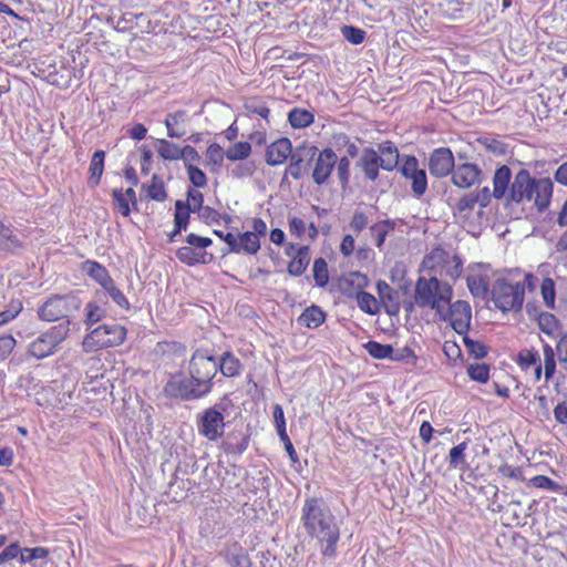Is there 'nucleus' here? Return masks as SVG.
Masks as SVG:
<instances>
[{
	"instance_id": "16",
	"label": "nucleus",
	"mask_w": 567,
	"mask_h": 567,
	"mask_svg": "<svg viewBox=\"0 0 567 567\" xmlns=\"http://www.w3.org/2000/svg\"><path fill=\"white\" fill-rule=\"evenodd\" d=\"M449 315L453 330L458 334H466L471 327L472 308L467 301L457 300L450 302Z\"/></svg>"
},
{
	"instance_id": "2",
	"label": "nucleus",
	"mask_w": 567,
	"mask_h": 567,
	"mask_svg": "<svg viewBox=\"0 0 567 567\" xmlns=\"http://www.w3.org/2000/svg\"><path fill=\"white\" fill-rule=\"evenodd\" d=\"M300 522L306 534L317 540L322 556L334 558L340 539V527L324 499L307 497L301 508Z\"/></svg>"
},
{
	"instance_id": "62",
	"label": "nucleus",
	"mask_w": 567,
	"mask_h": 567,
	"mask_svg": "<svg viewBox=\"0 0 567 567\" xmlns=\"http://www.w3.org/2000/svg\"><path fill=\"white\" fill-rule=\"evenodd\" d=\"M475 205H477L474 192H470L464 194L456 203L455 209L458 213H464L467 210H473Z\"/></svg>"
},
{
	"instance_id": "29",
	"label": "nucleus",
	"mask_w": 567,
	"mask_h": 567,
	"mask_svg": "<svg viewBox=\"0 0 567 567\" xmlns=\"http://www.w3.org/2000/svg\"><path fill=\"white\" fill-rule=\"evenodd\" d=\"M187 118V113L184 110H178L174 113H168L165 117V126L167 128V135L172 138H179L186 134V131L181 127Z\"/></svg>"
},
{
	"instance_id": "26",
	"label": "nucleus",
	"mask_w": 567,
	"mask_h": 567,
	"mask_svg": "<svg viewBox=\"0 0 567 567\" xmlns=\"http://www.w3.org/2000/svg\"><path fill=\"white\" fill-rule=\"evenodd\" d=\"M217 372L220 371L226 378H234L240 374L243 363L231 352L226 351L220 359L216 358Z\"/></svg>"
},
{
	"instance_id": "61",
	"label": "nucleus",
	"mask_w": 567,
	"mask_h": 567,
	"mask_svg": "<svg viewBox=\"0 0 567 567\" xmlns=\"http://www.w3.org/2000/svg\"><path fill=\"white\" fill-rule=\"evenodd\" d=\"M206 156L209 163L217 166H220L224 162V157H226L221 146L217 143H213L207 147Z\"/></svg>"
},
{
	"instance_id": "35",
	"label": "nucleus",
	"mask_w": 567,
	"mask_h": 567,
	"mask_svg": "<svg viewBox=\"0 0 567 567\" xmlns=\"http://www.w3.org/2000/svg\"><path fill=\"white\" fill-rule=\"evenodd\" d=\"M71 320H63L59 324L51 327L43 333L51 343L59 349V346L69 337Z\"/></svg>"
},
{
	"instance_id": "8",
	"label": "nucleus",
	"mask_w": 567,
	"mask_h": 567,
	"mask_svg": "<svg viewBox=\"0 0 567 567\" xmlns=\"http://www.w3.org/2000/svg\"><path fill=\"white\" fill-rule=\"evenodd\" d=\"M126 338V329L118 323H105L91 330L83 339L85 351H96L120 346Z\"/></svg>"
},
{
	"instance_id": "33",
	"label": "nucleus",
	"mask_w": 567,
	"mask_h": 567,
	"mask_svg": "<svg viewBox=\"0 0 567 567\" xmlns=\"http://www.w3.org/2000/svg\"><path fill=\"white\" fill-rule=\"evenodd\" d=\"M237 250L235 254L246 252L248 255H256L260 249V240L256 237V234L251 231H245L238 235L237 238Z\"/></svg>"
},
{
	"instance_id": "55",
	"label": "nucleus",
	"mask_w": 567,
	"mask_h": 567,
	"mask_svg": "<svg viewBox=\"0 0 567 567\" xmlns=\"http://www.w3.org/2000/svg\"><path fill=\"white\" fill-rule=\"evenodd\" d=\"M530 484L534 487L543 488L551 492H560L563 489L561 485L551 480L546 475H536L530 478Z\"/></svg>"
},
{
	"instance_id": "20",
	"label": "nucleus",
	"mask_w": 567,
	"mask_h": 567,
	"mask_svg": "<svg viewBox=\"0 0 567 567\" xmlns=\"http://www.w3.org/2000/svg\"><path fill=\"white\" fill-rule=\"evenodd\" d=\"M377 292L389 316H396L400 311V295L384 280L377 281Z\"/></svg>"
},
{
	"instance_id": "45",
	"label": "nucleus",
	"mask_w": 567,
	"mask_h": 567,
	"mask_svg": "<svg viewBox=\"0 0 567 567\" xmlns=\"http://www.w3.org/2000/svg\"><path fill=\"white\" fill-rule=\"evenodd\" d=\"M476 143L483 146L487 152L497 156L505 155L507 151L505 143L492 136H480L476 138Z\"/></svg>"
},
{
	"instance_id": "22",
	"label": "nucleus",
	"mask_w": 567,
	"mask_h": 567,
	"mask_svg": "<svg viewBox=\"0 0 567 567\" xmlns=\"http://www.w3.org/2000/svg\"><path fill=\"white\" fill-rule=\"evenodd\" d=\"M250 436L241 431H233L223 441L221 449L226 454L240 456L249 445Z\"/></svg>"
},
{
	"instance_id": "6",
	"label": "nucleus",
	"mask_w": 567,
	"mask_h": 567,
	"mask_svg": "<svg viewBox=\"0 0 567 567\" xmlns=\"http://www.w3.org/2000/svg\"><path fill=\"white\" fill-rule=\"evenodd\" d=\"M492 300L503 313L518 312L523 308L525 285L512 284L505 278H497L491 289Z\"/></svg>"
},
{
	"instance_id": "40",
	"label": "nucleus",
	"mask_w": 567,
	"mask_h": 567,
	"mask_svg": "<svg viewBox=\"0 0 567 567\" xmlns=\"http://www.w3.org/2000/svg\"><path fill=\"white\" fill-rule=\"evenodd\" d=\"M84 323L87 328L100 322L106 316V309L100 306L96 301H90L85 306Z\"/></svg>"
},
{
	"instance_id": "19",
	"label": "nucleus",
	"mask_w": 567,
	"mask_h": 567,
	"mask_svg": "<svg viewBox=\"0 0 567 567\" xmlns=\"http://www.w3.org/2000/svg\"><path fill=\"white\" fill-rule=\"evenodd\" d=\"M369 285V278L367 275L360 271H351L347 277H343L339 281V289L347 298H354L359 291H363Z\"/></svg>"
},
{
	"instance_id": "14",
	"label": "nucleus",
	"mask_w": 567,
	"mask_h": 567,
	"mask_svg": "<svg viewBox=\"0 0 567 567\" xmlns=\"http://www.w3.org/2000/svg\"><path fill=\"white\" fill-rule=\"evenodd\" d=\"M455 158L449 147L435 148L429 157V171L434 177L442 178L452 174Z\"/></svg>"
},
{
	"instance_id": "15",
	"label": "nucleus",
	"mask_w": 567,
	"mask_h": 567,
	"mask_svg": "<svg viewBox=\"0 0 567 567\" xmlns=\"http://www.w3.org/2000/svg\"><path fill=\"white\" fill-rule=\"evenodd\" d=\"M483 176L482 168L473 163H457L452 172V183L458 188H471L481 184Z\"/></svg>"
},
{
	"instance_id": "49",
	"label": "nucleus",
	"mask_w": 567,
	"mask_h": 567,
	"mask_svg": "<svg viewBox=\"0 0 567 567\" xmlns=\"http://www.w3.org/2000/svg\"><path fill=\"white\" fill-rule=\"evenodd\" d=\"M113 206L114 209L117 210L122 216L127 217L132 212V204L128 202V198L124 195V190L122 188H114L112 190Z\"/></svg>"
},
{
	"instance_id": "44",
	"label": "nucleus",
	"mask_w": 567,
	"mask_h": 567,
	"mask_svg": "<svg viewBox=\"0 0 567 567\" xmlns=\"http://www.w3.org/2000/svg\"><path fill=\"white\" fill-rule=\"evenodd\" d=\"M313 279L318 287H326L329 282L328 264L324 258L319 257L313 261Z\"/></svg>"
},
{
	"instance_id": "1",
	"label": "nucleus",
	"mask_w": 567,
	"mask_h": 567,
	"mask_svg": "<svg viewBox=\"0 0 567 567\" xmlns=\"http://www.w3.org/2000/svg\"><path fill=\"white\" fill-rule=\"evenodd\" d=\"M493 182L495 199L502 200L505 209L533 200L537 210L544 213L550 205L554 184L548 177H533L525 168L519 169L513 177L512 169L507 165H501L494 172Z\"/></svg>"
},
{
	"instance_id": "60",
	"label": "nucleus",
	"mask_w": 567,
	"mask_h": 567,
	"mask_svg": "<svg viewBox=\"0 0 567 567\" xmlns=\"http://www.w3.org/2000/svg\"><path fill=\"white\" fill-rule=\"evenodd\" d=\"M493 183V189L491 190L488 186H484L483 188L478 189L477 192H474L477 205L481 208H486L491 202L492 198L495 199V183Z\"/></svg>"
},
{
	"instance_id": "59",
	"label": "nucleus",
	"mask_w": 567,
	"mask_h": 567,
	"mask_svg": "<svg viewBox=\"0 0 567 567\" xmlns=\"http://www.w3.org/2000/svg\"><path fill=\"white\" fill-rule=\"evenodd\" d=\"M392 361L415 364L417 357L410 347H403L401 349H393Z\"/></svg>"
},
{
	"instance_id": "34",
	"label": "nucleus",
	"mask_w": 567,
	"mask_h": 567,
	"mask_svg": "<svg viewBox=\"0 0 567 567\" xmlns=\"http://www.w3.org/2000/svg\"><path fill=\"white\" fill-rule=\"evenodd\" d=\"M85 270L86 274L99 282L103 289L107 288V286L113 281L107 269L97 261L87 260L85 262Z\"/></svg>"
},
{
	"instance_id": "28",
	"label": "nucleus",
	"mask_w": 567,
	"mask_h": 567,
	"mask_svg": "<svg viewBox=\"0 0 567 567\" xmlns=\"http://www.w3.org/2000/svg\"><path fill=\"white\" fill-rule=\"evenodd\" d=\"M326 320V312L317 305L306 308L298 317V323L309 329H316Z\"/></svg>"
},
{
	"instance_id": "9",
	"label": "nucleus",
	"mask_w": 567,
	"mask_h": 567,
	"mask_svg": "<svg viewBox=\"0 0 567 567\" xmlns=\"http://www.w3.org/2000/svg\"><path fill=\"white\" fill-rule=\"evenodd\" d=\"M185 241L187 246L179 247L176 250V257L181 262L187 266H195L198 264L207 265L213 261V254L206 251V248L213 244L209 237L190 233L186 236Z\"/></svg>"
},
{
	"instance_id": "25",
	"label": "nucleus",
	"mask_w": 567,
	"mask_h": 567,
	"mask_svg": "<svg viewBox=\"0 0 567 567\" xmlns=\"http://www.w3.org/2000/svg\"><path fill=\"white\" fill-rule=\"evenodd\" d=\"M56 351L55 347L43 332L30 342L28 347V353L37 360L45 359Z\"/></svg>"
},
{
	"instance_id": "30",
	"label": "nucleus",
	"mask_w": 567,
	"mask_h": 567,
	"mask_svg": "<svg viewBox=\"0 0 567 567\" xmlns=\"http://www.w3.org/2000/svg\"><path fill=\"white\" fill-rule=\"evenodd\" d=\"M105 152L103 150H96L91 158L89 172V185L91 187H96L100 184L101 177L104 172V161H105Z\"/></svg>"
},
{
	"instance_id": "56",
	"label": "nucleus",
	"mask_w": 567,
	"mask_h": 567,
	"mask_svg": "<svg viewBox=\"0 0 567 567\" xmlns=\"http://www.w3.org/2000/svg\"><path fill=\"white\" fill-rule=\"evenodd\" d=\"M20 561L22 564L30 563L34 559H42L49 555V550L43 547H34V548H21Z\"/></svg>"
},
{
	"instance_id": "23",
	"label": "nucleus",
	"mask_w": 567,
	"mask_h": 567,
	"mask_svg": "<svg viewBox=\"0 0 567 567\" xmlns=\"http://www.w3.org/2000/svg\"><path fill=\"white\" fill-rule=\"evenodd\" d=\"M23 243L18 238L14 229L0 219V250L16 254L23 248Z\"/></svg>"
},
{
	"instance_id": "47",
	"label": "nucleus",
	"mask_w": 567,
	"mask_h": 567,
	"mask_svg": "<svg viewBox=\"0 0 567 567\" xmlns=\"http://www.w3.org/2000/svg\"><path fill=\"white\" fill-rule=\"evenodd\" d=\"M143 188H146L148 197L153 200L164 202L167 198L164 183L156 174L152 177V184L150 186L143 185Z\"/></svg>"
},
{
	"instance_id": "5",
	"label": "nucleus",
	"mask_w": 567,
	"mask_h": 567,
	"mask_svg": "<svg viewBox=\"0 0 567 567\" xmlns=\"http://www.w3.org/2000/svg\"><path fill=\"white\" fill-rule=\"evenodd\" d=\"M453 298V288L436 277H419L415 284L414 301L421 308H436L437 301L450 303Z\"/></svg>"
},
{
	"instance_id": "46",
	"label": "nucleus",
	"mask_w": 567,
	"mask_h": 567,
	"mask_svg": "<svg viewBox=\"0 0 567 567\" xmlns=\"http://www.w3.org/2000/svg\"><path fill=\"white\" fill-rule=\"evenodd\" d=\"M337 177L339 184L343 190L349 187L350 184V159L348 156H341L340 158L337 156Z\"/></svg>"
},
{
	"instance_id": "27",
	"label": "nucleus",
	"mask_w": 567,
	"mask_h": 567,
	"mask_svg": "<svg viewBox=\"0 0 567 567\" xmlns=\"http://www.w3.org/2000/svg\"><path fill=\"white\" fill-rule=\"evenodd\" d=\"M310 248L309 246H301L297 249L295 256L288 264V274L293 277L301 276L310 264Z\"/></svg>"
},
{
	"instance_id": "17",
	"label": "nucleus",
	"mask_w": 567,
	"mask_h": 567,
	"mask_svg": "<svg viewBox=\"0 0 567 567\" xmlns=\"http://www.w3.org/2000/svg\"><path fill=\"white\" fill-rule=\"evenodd\" d=\"M295 152L291 141L288 137H281L272 142L266 148V163L270 166L284 164Z\"/></svg>"
},
{
	"instance_id": "51",
	"label": "nucleus",
	"mask_w": 567,
	"mask_h": 567,
	"mask_svg": "<svg viewBox=\"0 0 567 567\" xmlns=\"http://www.w3.org/2000/svg\"><path fill=\"white\" fill-rule=\"evenodd\" d=\"M463 342L468 354L473 355L475 359H483L488 353V348L484 343L471 339L467 333L463 334Z\"/></svg>"
},
{
	"instance_id": "24",
	"label": "nucleus",
	"mask_w": 567,
	"mask_h": 567,
	"mask_svg": "<svg viewBox=\"0 0 567 567\" xmlns=\"http://www.w3.org/2000/svg\"><path fill=\"white\" fill-rule=\"evenodd\" d=\"M226 563L231 567H252L247 550L238 543H234L224 550Z\"/></svg>"
},
{
	"instance_id": "3",
	"label": "nucleus",
	"mask_w": 567,
	"mask_h": 567,
	"mask_svg": "<svg viewBox=\"0 0 567 567\" xmlns=\"http://www.w3.org/2000/svg\"><path fill=\"white\" fill-rule=\"evenodd\" d=\"M214 386V382L188 372L187 374L178 372L172 374L163 388L166 398L179 401H196L207 396Z\"/></svg>"
},
{
	"instance_id": "31",
	"label": "nucleus",
	"mask_w": 567,
	"mask_h": 567,
	"mask_svg": "<svg viewBox=\"0 0 567 567\" xmlns=\"http://www.w3.org/2000/svg\"><path fill=\"white\" fill-rule=\"evenodd\" d=\"M466 284L474 298L485 299L491 295L489 282L486 276H467Z\"/></svg>"
},
{
	"instance_id": "63",
	"label": "nucleus",
	"mask_w": 567,
	"mask_h": 567,
	"mask_svg": "<svg viewBox=\"0 0 567 567\" xmlns=\"http://www.w3.org/2000/svg\"><path fill=\"white\" fill-rule=\"evenodd\" d=\"M17 344L11 334L0 337V360H6L13 351Z\"/></svg>"
},
{
	"instance_id": "41",
	"label": "nucleus",
	"mask_w": 567,
	"mask_h": 567,
	"mask_svg": "<svg viewBox=\"0 0 567 567\" xmlns=\"http://www.w3.org/2000/svg\"><path fill=\"white\" fill-rule=\"evenodd\" d=\"M354 298L358 301L359 308L363 312H365L368 315H371V316H374V315H377L380 311V308H379V305H378V300L370 292H367L364 290L363 291H359V293H357V296H354Z\"/></svg>"
},
{
	"instance_id": "38",
	"label": "nucleus",
	"mask_w": 567,
	"mask_h": 567,
	"mask_svg": "<svg viewBox=\"0 0 567 567\" xmlns=\"http://www.w3.org/2000/svg\"><path fill=\"white\" fill-rule=\"evenodd\" d=\"M367 352L377 360L390 359L393 355V347L391 344H383L373 340L363 344Z\"/></svg>"
},
{
	"instance_id": "64",
	"label": "nucleus",
	"mask_w": 567,
	"mask_h": 567,
	"mask_svg": "<svg viewBox=\"0 0 567 567\" xmlns=\"http://www.w3.org/2000/svg\"><path fill=\"white\" fill-rule=\"evenodd\" d=\"M198 217L207 225L218 224L221 217L216 209L205 206L198 213Z\"/></svg>"
},
{
	"instance_id": "32",
	"label": "nucleus",
	"mask_w": 567,
	"mask_h": 567,
	"mask_svg": "<svg viewBox=\"0 0 567 567\" xmlns=\"http://www.w3.org/2000/svg\"><path fill=\"white\" fill-rule=\"evenodd\" d=\"M288 122L293 128H305L315 122V114L306 109L293 107L288 113Z\"/></svg>"
},
{
	"instance_id": "10",
	"label": "nucleus",
	"mask_w": 567,
	"mask_h": 567,
	"mask_svg": "<svg viewBox=\"0 0 567 567\" xmlns=\"http://www.w3.org/2000/svg\"><path fill=\"white\" fill-rule=\"evenodd\" d=\"M399 172L412 182L411 189L415 197L420 198L427 189V176L423 168L419 167V161L414 155H403Z\"/></svg>"
},
{
	"instance_id": "52",
	"label": "nucleus",
	"mask_w": 567,
	"mask_h": 567,
	"mask_svg": "<svg viewBox=\"0 0 567 567\" xmlns=\"http://www.w3.org/2000/svg\"><path fill=\"white\" fill-rule=\"evenodd\" d=\"M516 361L523 370H526L540 362V357L535 349H523L518 352Z\"/></svg>"
},
{
	"instance_id": "39",
	"label": "nucleus",
	"mask_w": 567,
	"mask_h": 567,
	"mask_svg": "<svg viewBox=\"0 0 567 567\" xmlns=\"http://www.w3.org/2000/svg\"><path fill=\"white\" fill-rule=\"evenodd\" d=\"M537 322L540 331L550 337L561 328L560 321L550 312H540Z\"/></svg>"
},
{
	"instance_id": "12",
	"label": "nucleus",
	"mask_w": 567,
	"mask_h": 567,
	"mask_svg": "<svg viewBox=\"0 0 567 567\" xmlns=\"http://www.w3.org/2000/svg\"><path fill=\"white\" fill-rule=\"evenodd\" d=\"M317 151L316 145L302 142L295 148L289 157L290 162L286 168L285 175H290L295 179H300L303 173L310 167Z\"/></svg>"
},
{
	"instance_id": "57",
	"label": "nucleus",
	"mask_w": 567,
	"mask_h": 567,
	"mask_svg": "<svg viewBox=\"0 0 567 567\" xmlns=\"http://www.w3.org/2000/svg\"><path fill=\"white\" fill-rule=\"evenodd\" d=\"M105 292L112 298V300L122 309L130 310V302L124 293L116 287L114 280L107 288H104Z\"/></svg>"
},
{
	"instance_id": "48",
	"label": "nucleus",
	"mask_w": 567,
	"mask_h": 567,
	"mask_svg": "<svg viewBox=\"0 0 567 567\" xmlns=\"http://www.w3.org/2000/svg\"><path fill=\"white\" fill-rule=\"evenodd\" d=\"M251 153V145L248 142H237L231 145L225 155L229 161H244L249 157Z\"/></svg>"
},
{
	"instance_id": "21",
	"label": "nucleus",
	"mask_w": 567,
	"mask_h": 567,
	"mask_svg": "<svg viewBox=\"0 0 567 567\" xmlns=\"http://www.w3.org/2000/svg\"><path fill=\"white\" fill-rule=\"evenodd\" d=\"M379 166L382 169L391 172L398 167L400 162V153L396 145L392 141H384L378 145Z\"/></svg>"
},
{
	"instance_id": "7",
	"label": "nucleus",
	"mask_w": 567,
	"mask_h": 567,
	"mask_svg": "<svg viewBox=\"0 0 567 567\" xmlns=\"http://www.w3.org/2000/svg\"><path fill=\"white\" fill-rule=\"evenodd\" d=\"M228 406V395H224L219 402L205 409L197 415V430L208 441L216 442L225 432V412Z\"/></svg>"
},
{
	"instance_id": "4",
	"label": "nucleus",
	"mask_w": 567,
	"mask_h": 567,
	"mask_svg": "<svg viewBox=\"0 0 567 567\" xmlns=\"http://www.w3.org/2000/svg\"><path fill=\"white\" fill-rule=\"evenodd\" d=\"M82 300L75 292L50 296L39 308L38 317L45 322L70 320L81 309Z\"/></svg>"
},
{
	"instance_id": "18",
	"label": "nucleus",
	"mask_w": 567,
	"mask_h": 567,
	"mask_svg": "<svg viewBox=\"0 0 567 567\" xmlns=\"http://www.w3.org/2000/svg\"><path fill=\"white\" fill-rule=\"evenodd\" d=\"M379 163L378 152L372 147H364L355 162V167L361 169L367 181L375 182L381 168Z\"/></svg>"
},
{
	"instance_id": "53",
	"label": "nucleus",
	"mask_w": 567,
	"mask_h": 567,
	"mask_svg": "<svg viewBox=\"0 0 567 567\" xmlns=\"http://www.w3.org/2000/svg\"><path fill=\"white\" fill-rule=\"evenodd\" d=\"M467 442H462L450 450L449 453V465L452 468H456L462 464H465V450Z\"/></svg>"
},
{
	"instance_id": "50",
	"label": "nucleus",
	"mask_w": 567,
	"mask_h": 567,
	"mask_svg": "<svg viewBox=\"0 0 567 567\" xmlns=\"http://www.w3.org/2000/svg\"><path fill=\"white\" fill-rule=\"evenodd\" d=\"M342 37L351 44H361L367 37V32L363 29L351 24H344L341 27Z\"/></svg>"
},
{
	"instance_id": "37",
	"label": "nucleus",
	"mask_w": 567,
	"mask_h": 567,
	"mask_svg": "<svg viewBox=\"0 0 567 567\" xmlns=\"http://www.w3.org/2000/svg\"><path fill=\"white\" fill-rule=\"evenodd\" d=\"M395 223L391 219L380 220L370 227L371 235L375 238V246L381 248L389 233L394 230Z\"/></svg>"
},
{
	"instance_id": "54",
	"label": "nucleus",
	"mask_w": 567,
	"mask_h": 567,
	"mask_svg": "<svg viewBox=\"0 0 567 567\" xmlns=\"http://www.w3.org/2000/svg\"><path fill=\"white\" fill-rule=\"evenodd\" d=\"M542 296L546 307L554 309L555 308V282L551 278H545L542 282Z\"/></svg>"
},
{
	"instance_id": "13",
	"label": "nucleus",
	"mask_w": 567,
	"mask_h": 567,
	"mask_svg": "<svg viewBox=\"0 0 567 567\" xmlns=\"http://www.w3.org/2000/svg\"><path fill=\"white\" fill-rule=\"evenodd\" d=\"M187 372H194L207 382H214L217 374L216 357L207 349H196L189 359Z\"/></svg>"
},
{
	"instance_id": "43",
	"label": "nucleus",
	"mask_w": 567,
	"mask_h": 567,
	"mask_svg": "<svg viewBox=\"0 0 567 567\" xmlns=\"http://www.w3.org/2000/svg\"><path fill=\"white\" fill-rule=\"evenodd\" d=\"M245 110L249 114L259 115L264 120L268 121L270 109L267 106L266 102L262 101L258 96H254L248 99L244 104Z\"/></svg>"
},
{
	"instance_id": "42",
	"label": "nucleus",
	"mask_w": 567,
	"mask_h": 567,
	"mask_svg": "<svg viewBox=\"0 0 567 567\" xmlns=\"http://www.w3.org/2000/svg\"><path fill=\"white\" fill-rule=\"evenodd\" d=\"M491 365L487 363H470L466 367L468 378L478 383H486L489 380Z\"/></svg>"
},
{
	"instance_id": "36",
	"label": "nucleus",
	"mask_w": 567,
	"mask_h": 567,
	"mask_svg": "<svg viewBox=\"0 0 567 567\" xmlns=\"http://www.w3.org/2000/svg\"><path fill=\"white\" fill-rule=\"evenodd\" d=\"M156 151L164 161H177L183 156L182 147L167 140H157Z\"/></svg>"
},
{
	"instance_id": "58",
	"label": "nucleus",
	"mask_w": 567,
	"mask_h": 567,
	"mask_svg": "<svg viewBox=\"0 0 567 567\" xmlns=\"http://www.w3.org/2000/svg\"><path fill=\"white\" fill-rule=\"evenodd\" d=\"M186 168L188 178L195 187L202 188L207 185L206 174L200 168L192 164H186Z\"/></svg>"
},
{
	"instance_id": "11",
	"label": "nucleus",
	"mask_w": 567,
	"mask_h": 567,
	"mask_svg": "<svg viewBox=\"0 0 567 567\" xmlns=\"http://www.w3.org/2000/svg\"><path fill=\"white\" fill-rule=\"evenodd\" d=\"M312 163L313 168L311 177L313 183L318 186L328 184L337 164L336 152L330 147H326L321 151L317 147Z\"/></svg>"
}]
</instances>
